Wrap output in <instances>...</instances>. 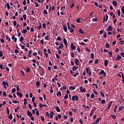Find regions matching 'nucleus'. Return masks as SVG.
Segmentation results:
<instances>
[{
  "label": "nucleus",
  "mask_w": 124,
  "mask_h": 124,
  "mask_svg": "<svg viewBox=\"0 0 124 124\" xmlns=\"http://www.w3.org/2000/svg\"><path fill=\"white\" fill-rule=\"evenodd\" d=\"M39 107L40 108H43L44 107H46V106H47V105H42L40 103L39 104Z\"/></svg>",
  "instance_id": "11"
},
{
  "label": "nucleus",
  "mask_w": 124,
  "mask_h": 124,
  "mask_svg": "<svg viewBox=\"0 0 124 124\" xmlns=\"http://www.w3.org/2000/svg\"><path fill=\"white\" fill-rule=\"evenodd\" d=\"M121 11H122V13H123L124 15V6L121 8Z\"/></svg>",
  "instance_id": "40"
},
{
  "label": "nucleus",
  "mask_w": 124,
  "mask_h": 124,
  "mask_svg": "<svg viewBox=\"0 0 124 124\" xmlns=\"http://www.w3.org/2000/svg\"><path fill=\"white\" fill-rule=\"evenodd\" d=\"M101 120V117H99V118H98L97 119V120H96V124H98V123H99V122L100 121V120Z\"/></svg>",
  "instance_id": "22"
},
{
  "label": "nucleus",
  "mask_w": 124,
  "mask_h": 124,
  "mask_svg": "<svg viewBox=\"0 0 124 124\" xmlns=\"http://www.w3.org/2000/svg\"><path fill=\"white\" fill-rule=\"evenodd\" d=\"M22 33H27V30L23 29V31H21Z\"/></svg>",
  "instance_id": "35"
},
{
  "label": "nucleus",
  "mask_w": 124,
  "mask_h": 124,
  "mask_svg": "<svg viewBox=\"0 0 124 124\" xmlns=\"http://www.w3.org/2000/svg\"><path fill=\"white\" fill-rule=\"evenodd\" d=\"M31 50H29L28 52V56L29 58H31Z\"/></svg>",
  "instance_id": "32"
},
{
  "label": "nucleus",
  "mask_w": 124,
  "mask_h": 124,
  "mask_svg": "<svg viewBox=\"0 0 124 124\" xmlns=\"http://www.w3.org/2000/svg\"><path fill=\"white\" fill-rule=\"evenodd\" d=\"M27 115H28L29 117H32V113H31V112H30L29 110H27Z\"/></svg>",
  "instance_id": "7"
},
{
  "label": "nucleus",
  "mask_w": 124,
  "mask_h": 124,
  "mask_svg": "<svg viewBox=\"0 0 124 124\" xmlns=\"http://www.w3.org/2000/svg\"><path fill=\"white\" fill-rule=\"evenodd\" d=\"M120 44H121V45H124V41L121 40L119 42Z\"/></svg>",
  "instance_id": "58"
},
{
  "label": "nucleus",
  "mask_w": 124,
  "mask_h": 124,
  "mask_svg": "<svg viewBox=\"0 0 124 124\" xmlns=\"http://www.w3.org/2000/svg\"><path fill=\"white\" fill-rule=\"evenodd\" d=\"M120 55H121V56H122V57H123V58H124V53L121 52V53H120Z\"/></svg>",
  "instance_id": "64"
},
{
  "label": "nucleus",
  "mask_w": 124,
  "mask_h": 124,
  "mask_svg": "<svg viewBox=\"0 0 124 124\" xmlns=\"http://www.w3.org/2000/svg\"><path fill=\"white\" fill-rule=\"evenodd\" d=\"M56 40H58L59 41H62V38L60 37V36H58Z\"/></svg>",
  "instance_id": "39"
},
{
  "label": "nucleus",
  "mask_w": 124,
  "mask_h": 124,
  "mask_svg": "<svg viewBox=\"0 0 124 124\" xmlns=\"http://www.w3.org/2000/svg\"><path fill=\"white\" fill-rule=\"evenodd\" d=\"M41 121H45V119L44 118V116H41Z\"/></svg>",
  "instance_id": "52"
},
{
  "label": "nucleus",
  "mask_w": 124,
  "mask_h": 124,
  "mask_svg": "<svg viewBox=\"0 0 124 124\" xmlns=\"http://www.w3.org/2000/svg\"><path fill=\"white\" fill-rule=\"evenodd\" d=\"M78 66H74L72 68V70L73 71H76L77 69H78Z\"/></svg>",
  "instance_id": "13"
},
{
  "label": "nucleus",
  "mask_w": 124,
  "mask_h": 124,
  "mask_svg": "<svg viewBox=\"0 0 124 124\" xmlns=\"http://www.w3.org/2000/svg\"><path fill=\"white\" fill-rule=\"evenodd\" d=\"M107 31H113V28H112V26L109 25L108 28H107Z\"/></svg>",
  "instance_id": "6"
},
{
  "label": "nucleus",
  "mask_w": 124,
  "mask_h": 124,
  "mask_svg": "<svg viewBox=\"0 0 124 124\" xmlns=\"http://www.w3.org/2000/svg\"><path fill=\"white\" fill-rule=\"evenodd\" d=\"M7 109V113L8 115H9V113H10V111L9 110V109L8 108V107H6Z\"/></svg>",
  "instance_id": "38"
},
{
  "label": "nucleus",
  "mask_w": 124,
  "mask_h": 124,
  "mask_svg": "<svg viewBox=\"0 0 124 124\" xmlns=\"http://www.w3.org/2000/svg\"><path fill=\"white\" fill-rule=\"evenodd\" d=\"M72 111L74 112V113H77V109L76 108H72Z\"/></svg>",
  "instance_id": "51"
},
{
  "label": "nucleus",
  "mask_w": 124,
  "mask_h": 124,
  "mask_svg": "<svg viewBox=\"0 0 124 124\" xmlns=\"http://www.w3.org/2000/svg\"><path fill=\"white\" fill-rule=\"evenodd\" d=\"M82 20L83 19L79 18L78 19H77V23H78L79 24H80V23L82 22Z\"/></svg>",
  "instance_id": "15"
},
{
  "label": "nucleus",
  "mask_w": 124,
  "mask_h": 124,
  "mask_svg": "<svg viewBox=\"0 0 124 124\" xmlns=\"http://www.w3.org/2000/svg\"><path fill=\"white\" fill-rule=\"evenodd\" d=\"M24 105H27V104L28 103V102H27L28 100L24 98Z\"/></svg>",
  "instance_id": "30"
},
{
  "label": "nucleus",
  "mask_w": 124,
  "mask_h": 124,
  "mask_svg": "<svg viewBox=\"0 0 124 124\" xmlns=\"http://www.w3.org/2000/svg\"><path fill=\"white\" fill-rule=\"evenodd\" d=\"M24 41V37L23 36H21L20 37V42H23Z\"/></svg>",
  "instance_id": "48"
},
{
  "label": "nucleus",
  "mask_w": 124,
  "mask_h": 124,
  "mask_svg": "<svg viewBox=\"0 0 124 124\" xmlns=\"http://www.w3.org/2000/svg\"><path fill=\"white\" fill-rule=\"evenodd\" d=\"M77 75H79V72H78V71H77V73L74 75V77H77Z\"/></svg>",
  "instance_id": "31"
},
{
  "label": "nucleus",
  "mask_w": 124,
  "mask_h": 124,
  "mask_svg": "<svg viewBox=\"0 0 124 124\" xmlns=\"http://www.w3.org/2000/svg\"><path fill=\"white\" fill-rule=\"evenodd\" d=\"M21 73L22 76H26V74H25V72H24V71L22 70L21 71Z\"/></svg>",
  "instance_id": "44"
},
{
  "label": "nucleus",
  "mask_w": 124,
  "mask_h": 124,
  "mask_svg": "<svg viewBox=\"0 0 124 124\" xmlns=\"http://www.w3.org/2000/svg\"><path fill=\"white\" fill-rule=\"evenodd\" d=\"M93 85L94 86V87H95L96 89H97V88H98V87H97V84H96V83H93Z\"/></svg>",
  "instance_id": "53"
},
{
  "label": "nucleus",
  "mask_w": 124,
  "mask_h": 124,
  "mask_svg": "<svg viewBox=\"0 0 124 124\" xmlns=\"http://www.w3.org/2000/svg\"><path fill=\"white\" fill-rule=\"evenodd\" d=\"M73 101H79V97L78 95H73L72 97Z\"/></svg>",
  "instance_id": "2"
},
{
  "label": "nucleus",
  "mask_w": 124,
  "mask_h": 124,
  "mask_svg": "<svg viewBox=\"0 0 124 124\" xmlns=\"http://www.w3.org/2000/svg\"><path fill=\"white\" fill-rule=\"evenodd\" d=\"M85 50H86V51H87V52L91 53V50L89 49V48H88V47H86Z\"/></svg>",
  "instance_id": "60"
},
{
  "label": "nucleus",
  "mask_w": 124,
  "mask_h": 124,
  "mask_svg": "<svg viewBox=\"0 0 124 124\" xmlns=\"http://www.w3.org/2000/svg\"><path fill=\"white\" fill-rule=\"evenodd\" d=\"M112 5L113 6H117L118 5V3H117V1H112Z\"/></svg>",
  "instance_id": "16"
},
{
  "label": "nucleus",
  "mask_w": 124,
  "mask_h": 124,
  "mask_svg": "<svg viewBox=\"0 0 124 124\" xmlns=\"http://www.w3.org/2000/svg\"><path fill=\"white\" fill-rule=\"evenodd\" d=\"M104 72V70H101V71L99 73V75H103Z\"/></svg>",
  "instance_id": "23"
},
{
  "label": "nucleus",
  "mask_w": 124,
  "mask_h": 124,
  "mask_svg": "<svg viewBox=\"0 0 124 124\" xmlns=\"http://www.w3.org/2000/svg\"><path fill=\"white\" fill-rule=\"evenodd\" d=\"M54 115H55V113H54V112L50 111V114H49V117H50V119H53L54 117Z\"/></svg>",
  "instance_id": "5"
},
{
  "label": "nucleus",
  "mask_w": 124,
  "mask_h": 124,
  "mask_svg": "<svg viewBox=\"0 0 124 124\" xmlns=\"http://www.w3.org/2000/svg\"><path fill=\"white\" fill-rule=\"evenodd\" d=\"M37 29L39 30H40V29H42V24L41 22L39 24V26H37Z\"/></svg>",
  "instance_id": "17"
},
{
  "label": "nucleus",
  "mask_w": 124,
  "mask_h": 124,
  "mask_svg": "<svg viewBox=\"0 0 124 124\" xmlns=\"http://www.w3.org/2000/svg\"><path fill=\"white\" fill-rule=\"evenodd\" d=\"M42 27L44 29H46V23H43Z\"/></svg>",
  "instance_id": "41"
},
{
  "label": "nucleus",
  "mask_w": 124,
  "mask_h": 124,
  "mask_svg": "<svg viewBox=\"0 0 124 124\" xmlns=\"http://www.w3.org/2000/svg\"><path fill=\"white\" fill-rule=\"evenodd\" d=\"M2 84L3 86H8V83L4 80L2 81Z\"/></svg>",
  "instance_id": "12"
},
{
  "label": "nucleus",
  "mask_w": 124,
  "mask_h": 124,
  "mask_svg": "<svg viewBox=\"0 0 124 124\" xmlns=\"http://www.w3.org/2000/svg\"><path fill=\"white\" fill-rule=\"evenodd\" d=\"M112 103H113V102L112 101L109 102L108 107V110H109V109L111 108V106H112Z\"/></svg>",
  "instance_id": "8"
},
{
  "label": "nucleus",
  "mask_w": 124,
  "mask_h": 124,
  "mask_svg": "<svg viewBox=\"0 0 124 124\" xmlns=\"http://www.w3.org/2000/svg\"><path fill=\"white\" fill-rule=\"evenodd\" d=\"M121 75H122V83H124V74H123V73H121Z\"/></svg>",
  "instance_id": "33"
},
{
  "label": "nucleus",
  "mask_w": 124,
  "mask_h": 124,
  "mask_svg": "<svg viewBox=\"0 0 124 124\" xmlns=\"http://www.w3.org/2000/svg\"><path fill=\"white\" fill-rule=\"evenodd\" d=\"M68 98V94H66L65 95L64 97V99H67Z\"/></svg>",
  "instance_id": "46"
},
{
  "label": "nucleus",
  "mask_w": 124,
  "mask_h": 124,
  "mask_svg": "<svg viewBox=\"0 0 124 124\" xmlns=\"http://www.w3.org/2000/svg\"><path fill=\"white\" fill-rule=\"evenodd\" d=\"M71 55V57H72V58H74V53L72 52L70 53Z\"/></svg>",
  "instance_id": "62"
},
{
  "label": "nucleus",
  "mask_w": 124,
  "mask_h": 124,
  "mask_svg": "<svg viewBox=\"0 0 124 124\" xmlns=\"http://www.w3.org/2000/svg\"><path fill=\"white\" fill-rule=\"evenodd\" d=\"M38 69H39V71L41 73L40 74L41 75V76L45 74V70H44V68H43L42 66L39 65L38 67Z\"/></svg>",
  "instance_id": "1"
},
{
  "label": "nucleus",
  "mask_w": 124,
  "mask_h": 124,
  "mask_svg": "<svg viewBox=\"0 0 124 124\" xmlns=\"http://www.w3.org/2000/svg\"><path fill=\"white\" fill-rule=\"evenodd\" d=\"M117 15L119 16H121V11L120 10H118L117 11Z\"/></svg>",
  "instance_id": "47"
},
{
  "label": "nucleus",
  "mask_w": 124,
  "mask_h": 124,
  "mask_svg": "<svg viewBox=\"0 0 124 124\" xmlns=\"http://www.w3.org/2000/svg\"><path fill=\"white\" fill-rule=\"evenodd\" d=\"M16 94L17 95H19V97H22V96H23V94H22V93H20V92H17L16 93Z\"/></svg>",
  "instance_id": "19"
},
{
  "label": "nucleus",
  "mask_w": 124,
  "mask_h": 124,
  "mask_svg": "<svg viewBox=\"0 0 124 124\" xmlns=\"http://www.w3.org/2000/svg\"><path fill=\"white\" fill-rule=\"evenodd\" d=\"M36 86L37 88H39V86H40V82L39 81H37L36 83Z\"/></svg>",
  "instance_id": "20"
},
{
  "label": "nucleus",
  "mask_w": 124,
  "mask_h": 124,
  "mask_svg": "<svg viewBox=\"0 0 124 124\" xmlns=\"http://www.w3.org/2000/svg\"><path fill=\"white\" fill-rule=\"evenodd\" d=\"M16 91L17 92H19V91H20V88L19 87V85L16 86Z\"/></svg>",
  "instance_id": "59"
},
{
  "label": "nucleus",
  "mask_w": 124,
  "mask_h": 124,
  "mask_svg": "<svg viewBox=\"0 0 124 124\" xmlns=\"http://www.w3.org/2000/svg\"><path fill=\"white\" fill-rule=\"evenodd\" d=\"M105 47L106 48H109V44H108V43H106Z\"/></svg>",
  "instance_id": "42"
},
{
  "label": "nucleus",
  "mask_w": 124,
  "mask_h": 124,
  "mask_svg": "<svg viewBox=\"0 0 124 124\" xmlns=\"http://www.w3.org/2000/svg\"><path fill=\"white\" fill-rule=\"evenodd\" d=\"M8 118L9 119H10V120H12V119H13V116H12V113H11L10 115L8 116Z\"/></svg>",
  "instance_id": "26"
},
{
  "label": "nucleus",
  "mask_w": 124,
  "mask_h": 124,
  "mask_svg": "<svg viewBox=\"0 0 124 124\" xmlns=\"http://www.w3.org/2000/svg\"><path fill=\"white\" fill-rule=\"evenodd\" d=\"M56 110L58 113H60V112H61V109H60V107H59L58 106H56Z\"/></svg>",
  "instance_id": "18"
},
{
  "label": "nucleus",
  "mask_w": 124,
  "mask_h": 124,
  "mask_svg": "<svg viewBox=\"0 0 124 124\" xmlns=\"http://www.w3.org/2000/svg\"><path fill=\"white\" fill-rule=\"evenodd\" d=\"M101 104H104V103H105V99L101 100Z\"/></svg>",
  "instance_id": "45"
},
{
  "label": "nucleus",
  "mask_w": 124,
  "mask_h": 124,
  "mask_svg": "<svg viewBox=\"0 0 124 124\" xmlns=\"http://www.w3.org/2000/svg\"><path fill=\"white\" fill-rule=\"evenodd\" d=\"M115 60L116 61V62L120 61V59H119L118 55H117V56L116 57Z\"/></svg>",
  "instance_id": "50"
},
{
  "label": "nucleus",
  "mask_w": 124,
  "mask_h": 124,
  "mask_svg": "<svg viewBox=\"0 0 124 124\" xmlns=\"http://www.w3.org/2000/svg\"><path fill=\"white\" fill-rule=\"evenodd\" d=\"M113 55V53H112L111 52V51H109V52H108V56H109V57H110V58L111 57H112V55Z\"/></svg>",
  "instance_id": "43"
},
{
  "label": "nucleus",
  "mask_w": 124,
  "mask_h": 124,
  "mask_svg": "<svg viewBox=\"0 0 124 124\" xmlns=\"http://www.w3.org/2000/svg\"><path fill=\"white\" fill-rule=\"evenodd\" d=\"M122 109H124V106H120V107L119 108V110L120 111H121V110H122Z\"/></svg>",
  "instance_id": "57"
},
{
  "label": "nucleus",
  "mask_w": 124,
  "mask_h": 124,
  "mask_svg": "<svg viewBox=\"0 0 124 124\" xmlns=\"http://www.w3.org/2000/svg\"><path fill=\"white\" fill-rule=\"evenodd\" d=\"M0 69H2V70H4V68H3L2 64L0 65Z\"/></svg>",
  "instance_id": "55"
},
{
  "label": "nucleus",
  "mask_w": 124,
  "mask_h": 124,
  "mask_svg": "<svg viewBox=\"0 0 124 124\" xmlns=\"http://www.w3.org/2000/svg\"><path fill=\"white\" fill-rule=\"evenodd\" d=\"M110 117H112V119H113L114 120H115V119H116V118H117V116H116L114 114H111Z\"/></svg>",
  "instance_id": "27"
},
{
  "label": "nucleus",
  "mask_w": 124,
  "mask_h": 124,
  "mask_svg": "<svg viewBox=\"0 0 124 124\" xmlns=\"http://www.w3.org/2000/svg\"><path fill=\"white\" fill-rule=\"evenodd\" d=\"M71 48L72 50H75V49H76V47L74 46V44L73 43L71 44Z\"/></svg>",
  "instance_id": "10"
},
{
  "label": "nucleus",
  "mask_w": 124,
  "mask_h": 124,
  "mask_svg": "<svg viewBox=\"0 0 124 124\" xmlns=\"http://www.w3.org/2000/svg\"><path fill=\"white\" fill-rule=\"evenodd\" d=\"M56 95L57 96L62 95V92H61V91H59L58 93H56Z\"/></svg>",
  "instance_id": "29"
},
{
  "label": "nucleus",
  "mask_w": 124,
  "mask_h": 124,
  "mask_svg": "<svg viewBox=\"0 0 124 124\" xmlns=\"http://www.w3.org/2000/svg\"><path fill=\"white\" fill-rule=\"evenodd\" d=\"M79 33H81L82 34H84L85 33V32L83 31L82 29H80L78 31Z\"/></svg>",
  "instance_id": "21"
},
{
  "label": "nucleus",
  "mask_w": 124,
  "mask_h": 124,
  "mask_svg": "<svg viewBox=\"0 0 124 124\" xmlns=\"http://www.w3.org/2000/svg\"><path fill=\"white\" fill-rule=\"evenodd\" d=\"M100 93L101 95H102V97H103L105 96L104 93H103V92L101 91V92H100Z\"/></svg>",
  "instance_id": "49"
},
{
  "label": "nucleus",
  "mask_w": 124,
  "mask_h": 124,
  "mask_svg": "<svg viewBox=\"0 0 124 124\" xmlns=\"http://www.w3.org/2000/svg\"><path fill=\"white\" fill-rule=\"evenodd\" d=\"M69 90H70V91H74V90H75V87L73 86H71L69 87Z\"/></svg>",
  "instance_id": "14"
},
{
  "label": "nucleus",
  "mask_w": 124,
  "mask_h": 124,
  "mask_svg": "<svg viewBox=\"0 0 124 124\" xmlns=\"http://www.w3.org/2000/svg\"><path fill=\"white\" fill-rule=\"evenodd\" d=\"M93 97H94V94L93 93L91 94L90 98H93Z\"/></svg>",
  "instance_id": "61"
},
{
  "label": "nucleus",
  "mask_w": 124,
  "mask_h": 124,
  "mask_svg": "<svg viewBox=\"0 0 124 124\" xmlns=\"http://www.w3.org/2000/svg\"><path fill=\"white\" fill-rule=\"evenodd\" d=\"M45 40H50V39L49 38V36H46V37H45Z\"/></svg>",
  "instance_id": "34"
},
{
  "label": "nucleus",
  "mask_w": 124,
  "mask_h": 124,
  "mask_svg": "<svg viewBox=\"0 0 124 124\" xmlns=\"http://www.w3.org/2000/svg\"><path fill=\"white\" fill-rule=\"evenodd\" d=\"M67 25L68 27V30L71 33L73 32L74 31V29H72V28L70 27V25H69V22H67Z\"/></svg>",
  "instance_id": "3"
},
{
  "label": "nucleus",
  "mask_w": 124,
  "mask_h": 124,
  "mask_svg": "<svg viewBox=\"0 0 124 124\" xmlns=\"http://www.w3.org/2000/svg\"><path fill=\"white\" fill-rule=\"evenodd\" d=\"M104 31H99V33L100 34V35H101V34H102V33H103Z\"/></svg>",
  "instance_id": "63"
},
{
  "label": "nucleus",
  "mask_w": 124,
  "mask_h": 124,
  "mask_svg": "<svg viewBox=\"0 0 124 124\" xmlns=\"http://www.w3.org/2000/svg\"><path fill=\"white\" fill-rule=\"evenodd\" d=\"M44 13L46 15H47L48 14V12H47V10H44Z\"/></svg>",
  "instance_id": "54"
},
{
  "label": "nucleus",
  "mask_w": 124,
  "mask_h": 124,
  "mask_svg": "<svg viewBox=\"0 0 124 124\" xmlns=\"http://www.w3.org/2000/svg\"><path fill=\"white\" fill-rule=\"evenodd\" d=\"M80 91L81 93H86V88L81 86L80 87Z\"/></svg>",
  "instance_id": "4"
},
{
  "label": "nucleus",
  "mask_w": 124,
  "mask_h": 124,
  "mask_svg": "<svg viewBox=\"0 0 124 124\" xmlns=\"http://www.w3.org/2000/svg\"><path fill=\"white\" fill-rule=\"evenodd\" d=\"M62 27H63V30L64 31H67V27L64 25H63L62 26Z\"/></svg>",
  "instance_id": "9"
},
{
  "label": "nucleus",
  "mask_w": 124,
  "mask_h": 124,
  "mask_svg": "<svg viewBox=\"0 0 124 124\" xmlns=\"http://www.w3.org/2000/svg\"><path fill=\"white\" fill-rule=\"evenodd\" d=\"M90 56H91V59H92V60H93V58H94V54L91 53L90 54Z\"/></svg>",
  "instance_id": "25"
},
{
  "label": "nucleus",
  "mask_w": 124,
  "mask_h": 124,
  "mask_svg": "<svg viewBox=\"0 0 124 124\" xmlns=\"http://www.w3.org/2000/svg\"><path fill=\"white\" fill-rule=\"evenodd\" d=\"M78 62H79V60H78V59H76L75 63L77 65H79V63H78Z\"/></svg>",
  "instance_id": "24"
},
{
  "label": "nucleus",
  "mask_w": 124,
  "mask_h": 124,
  "mask_svg": "<svg viewBox=\"0 0 124 124\" xmlns=\"http://www.w3.org/2000/svg\"><path fill=\"white\" fill-rule=\"evenodd\" d=\"M117 109H118V106L116 105L115 106V108H114V113H116V112L117 111Z\"/></svg>",
  "instance_id": "37"
},
{
  "label": "nucleus",
  "mask_w": 124,
  "mask_h": 124,
  "mask_svg": "<svg viewBox=\"0 0 124 124\" xmlns=\"http://www.w3.org/2000/svg\"><path fill=\"white\" fill-rule=\"evenodd\" d=\"M63 42H64V44H67V40H66V38H64L63 39Z\"/></svg>",
  "instance_id": "36"
},
{
  "label": "nucleus",
  "mask_w": 124,
  "mask_h": 124,
  "mask_svg": "<svg viewBox=\"0 0 124 124\" xmlns=\"http://www.w3.org/2000/svg\"><path fill=\"white\" fill-rule=\"evenodd\" d=\"M15 92H16V89H15V88L13 89L12 90V93H15Z\"/></svg>",
  "instance_id": "56"
},
{
  "label": "nucleus",
  "mask_w": 124,
  "mask_h": 124,
  "mask_svg": "<svg viewBox=\"0 0 124 124\" xmlns=\"http://www.w3.org/2000/svg\"><path fill=\"white\" fill-rule=\"evenodd\" d=\"M104 65H105V66H108V61H107V60L105 61Z\"/></svg>",
  "instance_id": "28"
}]
</instances>
